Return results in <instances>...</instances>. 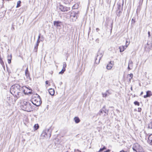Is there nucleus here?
<instances>
[{
    "mask_svg": "<svg viewBox=\"0 0 152 152\" xmlns=\"http://www.w3.org/2000/svg\"><path fill=\"white\" fill-rule=\"evenodd\" d=\"M26 88V86H21L18 84H15L13 85L10 88V92L17 99L18 98L19 96V94L21 91L24 94H27V92H25V88Z\"/></svg>",
    "mask_w": 152,
    "mask_h": 152,
    "instance_id": "1",
    "label": "nucleus"
},
{
    "mask_svg": "<svg viewBox=\"0 0 152 152\" xmlns=\"http://www.w3.org/2000/svg\"><path fill=\"white\" fill-rule=\"evenodd\" d=\"M31 105V104L29 102L24 101L21 105L20 107L23 110L28 112H30L32 110Z\"/></svg>",
    "mask_w": 152,
    "mask_h": 152,
    "instance_id": "2",
    "label": "nucleus"
},
{
    "mask_svg": "<svg viewBox=\"0 0 152 152\" xmlns=\"http://www.w3.org/2000/svg\"><path fill=\"white\" fill-rule=\"evenodd\" d=\"M132 149L136 152H145L142 148L137 143L133 145Z\"/></svg>",
    "mask_w": 152,
    "mask_h": 152,
    "instance_id": "3",
    "label": "nucleus"
},
{
    "mask_svg": "<svg viewBox=\"0 0 152 152\" xmlns=\"http://www.w3.org/2000/svg\"><path fill=\"white\" fill-rule=\"evenodd\" d=\"M37 97L38 98L37 99H33L31 101L32 103L37 107L39 106L42 102L40 97L38 95Z\"/></svg>",
    "mask_w": 152,
    "mask_h": 152,
    "instance_id": "4",
    "label": "nucleus"
},
{
    "mask_svg": "<svg viewBox=\"0 0 152 152\" xmlns=\"http://www.w3.org/2000/svg\"><path fill=\"white\" fill-rule=\"evenodd\" d=\"M77 14L76 12H72L71 14L70 18L72 20L73 22L75 21L77 18Z\"/></svg>",
    "mask_w": 152,
    "mask_h": 152,
    "instance_id": "5",
    "label": "nucleus"
},
{
    "mask_svg": "<svg viewBox=\"0 0 152 152\" xmlns=\"http://www.w3.org/2000/svg\"><path fill=\"white\" fill-rule=\"evenodd\" d=\"M102 56V53L99 52H98L96 58H95V63L96 64H98Z\"/></svg>",
    "mask_w": 152,
    "mask_h": 152,
    "instance_id": "6",
    "label": "nucleus"
},
{
    "mask_svg": "<svg viewBox=\"0 0 152 152\" xmlns=\"http://www.w3.org/2000/svg\"><path fill=\"white\" fill-rule=\"evenodd\" d=\"M59 9L62 12H67L70 10V7H66L63 6L62 5H60Z\"/></svg>",
    "mask_w": 152,
    "mask_h": 152,
    "instance_id": "7",
    "label": "nucleus"
},
{
    "mask_svg": "<svg viewBox=\"0 0 152 152\" xmlns=\"http://www.w3.org/2000/svg\"><path fill=\"white\" fill-rule=\"evenodd\" d=\"M147 45L148 46H145V49H147L148 51L151 50L152 46V41H148L147 43Z\"/></svg>",
    "mask_w": 152,
    "mask_h": 152,
    "instance_id": "8",
    "label": "nucleus"
},
{
    "mask_svg": "<svg viewBox=\"0 0 152 152\" xmlns=\"http://www.w3.org/2000/svg\"><path fill=\"white\" fill-rule=\"evenodd\" d=\"M24 89L25 90V92H26V91L27 92V94H25V95H28L29 94H32V90L29 87H27L26 86V88H25Z\"/></svg>",
    "mask_w": 152,
    "mask_h": 152,
    "instance_id": "9",
    "label": "nucleus"
},
{
    "mask_svg": "<svg viewBox=\"0 0 152 152\" xmlns=\"http://www.w3.org/2000/svg\"><path fill=\"white\" fill-rule=\"evenodd\" d=\"M114 65V61H110L109 63L107 65L106 68L107 69H110Z\"/></svg>",
    "mask_w": 152,
    "mask_h": 152,
    "instance_id": "10",
    "label": "nucleus"
},
{
    "mask_svg": "<svg viewBox=\"0 0 152 152\" xmlns=\"http://www.w3.org/2000/svg\"><path fill=\"white\" fill-rule=\"evenodd\" d=\"M46 132V136L47 137H50L51 136V130L50 128L49 129L45 130Z\"/></svg>",
    "mask_w": 152,
    "mask_h": 152,
    "instance_id": "11",
    "label": "nucleus"
},
{
    "mask_svg": "<svg viewBox=\"0 0 152 152\" xmlns=\"http://www.w3.org/2000/svg\"><path fill=\"white\" fill-rule=\"evenodd\" d=\"M61 23V22L59 21H55L53 22L54 26L56 27H60Z\"/></svg>",
    "mask_w": 152,
    "mask_h": 152,
    "instance_id": "12",
    "label": "nucleus"
},
{
    "mask_svg": "<svg viewBox=\"0 0 152 152\" xmlns=\"http://www.w3.org/2000/svg\"><path fill=\"white\" fill-rule=\"evenodd\" d=\"M25 75L28 80L29 79L30 80L31 79V78L30 77V74L28 70V68H27L26 70Z\"/></svg>",
    "mask_w": 152,
    "mask_h": 152,
    "instance_id": "13",
    "label": "nucleus"
},
{
    "mask_svg": "<svg viewBox=\"0 0 152 152\" xmlns=\"http://www.w3.org/2000/svg\"><path fill=\"white\" fill-rule=\"evenodd\" d=\"M40 42V40H37L36 45H35L34 49V52H37V51L38 46L39 45V44Z\"/></svg>",
    "mask_w": 152,
    "mask_h": 152,
    "instance_id": "14",
    "label": "nucleus"
},
{
    "mask_svg": "<svg viewBox=\"0 0 152 152\" xmlns=\"http://www.w3.org/2000/svg\"><path fill=\"white\" fill-rule=\"evenodd\" d=\"M111 92H110L109 90L106 91V92L104 93H102V96L103 97H106L108 95L110 94Z\"/></svg>",
    "mask_w": 152,
    "mask_h": 152,
    "instance_id": "15",
    "label": "nucleus"
},
{
    "mask_svg": "<svg viewBox=\"0 0 152 152\" xmlns=\"http://www.w3.org/2000/svg\"><path fill=\"white\" fill-rule=\"evenodd\" d=\"M148 142L150 145H152V134L149 135L148 140Z\"/></svg>",
    "mask_w": 152,
    "mask_h": 152,
    "instance_id": "16",
    "label": "nucleus"
},
{
    "mask_svg": "<svg viewBox=\"0 0 152 152\" xmlns=\"http://www.w3.org/2000/svg\"><path fill=\"white\" fill-rule=\"evenodd\" d=\"M49 94L51 96H53L54 94L55 91L54 89L52 88H50L48 90Z\"/></svg>",
    "mask_w": 152,
    "mask_h": 152,
    "instance_id": "17",
    "label": "nucleus"
},
{
    "mask_svg": "<svg viewBox=\"0 0 152 152\" xmlns=\"http://www.w3.org/2000/svg\"><path fill=\"white\" fill-rule=\"evenodd\" d=\"M123 5V4H122ZM123 5H121V4L119 3L117 4V10H122Z\"/></svg>",
    "mask_w": 152,
    "mask_h": 152,
    "instance_id": "18",
    "label": "nucleus"
},
{
    "mask_svg": "<svg viewBox=\"0 0 152 152\" xmlns=\"http://www.w3.org/2000/svg\"><path fill=\"white\" fill-rule=\"evenodd\" d=\"M74 120L75 123L76 124L78 123L80 121L79 118L78 117H75L74 118Z\"/></svg>",
    "mask_w": 152,
    "mask_h": 152,
    "instance_id": "19",
    "label": "nucleus"
},
{
    "mask_svg": "<svg viewBox=\"0 0 152 152\" xmlns=\"http://www.w3.org/2000/svg\"><path fill=\"white\" fill-rule=\"evenodd\" d=\"M133 74L132 73H131L130 74H128L127 75V77L129 78V82L130 83L131 81V80L132 78L133 77Z\"/></svg>",
    "mask_w": 152,
    "mask_h": 152,
    "instance_id": "20",
    "label": "nucleus"
},
{
    "mask_svg": "<svg viewBox=\"0 0 152 152\" xmlns=\"http://www.w3.org/2000/svg\"><path fill=\"white\" fill-rule=\"evenodd\" d=\"M122 10H116V14L117 16L120 17L121 15V14L122 13Z\"/></svg>",
    "mask_w": 152,
    "mask_h": 152,
    "instance_id": "21",
    "label": "nucleus"
},
{
    "mask_svg": "<svg viewBox=\"0 0 152 152\" xmlns=\"http://www.w3.org/2000/svg\"><path fill=\"white\" fill-rule=\"evenodd\" d=\"M102 109L103 110V112L106 114V115H107L108 113V110L105 109V106H104Z\"/></svg>",
    "mask_w": 152,
    "mask_h": 152,
    "instance_id": "22",
    "label": "nucleus"
},
{
    "mask_svg": "<svg viewBox=\"0 0 152 152\" xmlns=\"http://www.w3.org/2000/svg\"><path fill=\"white\" fill-rule=\"evenodd\" d=\"M46 133V132L45 131H43L41 134V136L45 137H47Z\"/></svg>",
    "mask_w": 152,
    "mask_h": 152,
    "instance_id": "23",
    "label": "nucleus"
},
{
    "mask_svg": "<svg viewBox=\"0 0 152 152\" xmlns=\"http://www.w3.org/2000/svg\"><path fill=\"white\" fill-rule=\"evenodd\" d=\"M34 127L35 130H37L39 128V126L38 124H35L34 125Z\"/></svg>",
    "mask_w": 152,
    "mask_h": 152,
    "instance_id": "24",
    "label": "nucleus"
},
{
    "mask_svg": "<svg viewBox=\"0 0 152 152\" xmlns=\"http://www.w3.org/2000/svg\"><path fill=\"white\" fill-rule=\"evenodd\" d=\"M146 93L148 95V96L150 97L152 95V94L151 93V91H146Z\"/></svg>",
    "mask_w": 152,
    "mask_h": 152,
    "instance_id": "25",
    "label": "nucleus"
},
{
    "mask_svg": "<svg viewBox=\"0 0 152 152\" xmlns=\"http://www.w3.org/2000/svg\"><path fill=\"white\" fill-rule=\"evenodd\" d=\"M21 3V1H18L17 3V5L16 6V7H18L20 6V4Z\"/></svg>",
    "mask_w": 152,
    "mask_h": 152,
    "instance_id": "26",
    "label": "nucleus"
},
{
    "mask_svg": "<svg viewBox=\"0 0 152 152\" xmlns=\"http://www.w3.org/2000/svg\"><path fill=\"white\" fill-rule=\"evenodd\" d=\"M148 127L150 129H152V121L148 124Z\"/></svg>",
    "mask_w": 152,
    "mask_h": 152,
    "instance_id": "27",
    "label": "nucleus"
},
{
    "mask_svg": "<svg viewBox=\"0 0 152 152\" xmlns=\"http://www.w3.org/2000/svg\"><path fill=\"white\" fill-rule=\"evenodd\" d=\"M106 149V148L105 147V146H104L102 148H101L99 151V152H102V151H103V150H105Z\"/></svg>",
    "mask_w": 152,
    "mask_h": 152,
    "instance_id": "28",
    "label": "nucleus"
},
{
    "mask_svg": "<svg viewBox=\"0 0 152 152\" xmlns=\"http://www.w3.org/2000/svg\"><path fill=\"white\" fill-rule=\"evenodd\" d=\"M119 48L121 52H122L124 50V49L123 48V47H120Z\"/></svg>",
    "mask_w": 152,
    "mask_h": 152,
    "instance_id": "29",
    "label": "nucleus"
},
{
    "mask_svg": "<svg viewBox=\"0 0 152 152\" xmlns=\"http://www.w3.org/2000/svg\"><path fill=\"white\" fill-rule=\"evenodd\" d=\"M65 69H64L63 68L61 71L59 72V74H62L65 71Z\"/></svg>",
    "mask_w": 152,
    "mask_h": 152,
    "instance_id": "30",
    "label": "nucleus"
},
{
    "mask_svg": "<svg viewBox=\"0 0 152 152\" xmlns=\"http://www.w3.org/2000/svg\"><path fill=\"white\" fill-rule=\"evenodd\" d=\"M133 62L132 60H130L129 62L128 65L130 66H132Z\"/></svg>",
    "mask_w": 152,
    "mask_h": 152,
    "instance_id": "31",
    "label": "nucleus"
},
{
    "mask_svg": "<svg viewBox=\"0 0 152 152\" xmlns=\"http://www.w3.org/2000/svg\"><path fill=\"white\" fill-rule=\"evenodd\" d=\"M134 104L136 105L139 106L140 103L137 101H135L134 102Z\"/></svg>",
    "mask_w": 152,
    "mask_h": 152,
    "instance_id": "32",
    "label": "nucleus"
},
{
    "mask_svg": "<svg viewBox=\"0 0 152 152\" xmlns=\"http://www.w3.org/2000/svg\"><path fill=\"white\" fill-rule=\"evenodd\" d=\"M131 21L132 24H134V23L135 22V19H134V18H132V19Z\"/></svg>",
    "mask_w": 152,
    "mask_h": 152,
    "instance_id": "33",
    "label": "nucleus"
},
{
    "mask_svg": "<svg viewBox=\"0 0 152 152\" xmlns=\"http://www.w3.org/2000/svg\"><path fill=\"white\" fill-rule=\"evenodd\" d=\"M103 112H104L103 111V110L102 109L100 110L99 112V115H101L102 114H103Z\"/></svg>",
    "mask_w": 152,
    "mask_h": 152,
    "instance_id": "34",
    "label": "nucleus"
},
{
    "mask_svg": "<svg viewBox=\"0 0 152 152\" xmlns=\"http://www.w3.org/2000/svg\"><path fill=\"white\" fill-rule=\"evenodd\" d=\"M66 63L65 62H64L63 68L64 69H65L66 67Z\"/></svg>",
    "mask_w": 152,
    "mask_h": 152,
    "instance_id": "35",
    "label": "nucleus"
},
{
    "mask_svg": "<svg viewBox=\"0 0 152 152\" xmlns=\"http://www.w3.org/2000/svg\"><path fill=\"white\" fill-rule=\"evenodd\" d=\"M44 40V37L43 36H41V38L40 39V41H43Z\"/></svg>",
    "mask_w": 152,
    "mask_h": 152,
    "instance_id": "36",
    "label": "nucleus"
},
{
    "mask_svg": "<svg viewBox=\"0 0 152 152\" xmlns=\"http://www.w3.org/2000/svg\"><path fill=\"white\" fill-rule=\"evenodd\" d=\"M8 59H12V55H8L7 56Z\"/></svg>",
    "mask_w": 152,
    "mask_h": 152,
    "instance_id": "37",
    "label": "nucleus"
},
{
    "mask_svg": "<svg viewBox=\"0 0 152 152\" xmlns=\"http://www.w3.org/2000/svg\"><path fill=\"white\" fill-rule=\"evenodd\" d=\"M129 44V42H128V41L126 40V46H125V47H127L128 46Z\"/></svg>",
    "mask_w": 152,
    "mask_h": 152,
    "instance_id": "38",
    "label": "nucleus"
},
{
    "mask_svg": "<svg viewBox=\"0 0 152 152\" xmlns=\"http://www.w3.org/2000/svg\"><path fill=\"white\" fill-rule=\"evenodd\" d=\"M137 110H138L137 111L138 112H141V111L142 110V109L141 108L139 107V108H138Z\"/></svg>",
    "mask_w": 152,
    "mask_h": 152,
    "instance_id": "39",
    "label": "nucleus"
},
{
    "mask_svg": "<svg viewBox=\"0 0 152 152\" xmlns=\"http://www.w3.org/2000/svg\"><path fill=\"white\" fill-rule=\"evenodd\" d=\"M8 62L9 64H10L11 63V59H7Z\"/></svg>",
    "mask_w": 152,
    "mask_h": 152,
    "instance_id": "40",
    "label": "nucleus"
},
{
    "mask_svg": "<svg viewBox=\"0 0 152 152\" xmlns=\"http://www.w3.org/2000/svg\"><path fill=\"white\" fill-rule=\"evenodd\" d=\"M143 97L144 98H146L148 97H149L148 96V95L146 94Z\"/></svg>",
    "mask_w": 152,
    "mask_h": 152,
    "instance_id": "41",
    "label": "nucleus"
},
{
    "mask_svg": "<svg viewBox=\"0 0 152 152\" xmlns=\"http://www.w3.org/2000/svg\"><path fill=\"white\" fill-rule=\"evenodd\" d=\"M40 38H41V34H39L38 36L37 40H40Z\"/></svg>",
    "mask_w": 152,
    "mask_h": 152,
    "instance_id": "42",
    "label": "nucleus"
},
{
    "mask_svg": "<svg viewBox=\"0 0 152 152\" xmlns=\"http://www.w3.org/2000/svg\"><path fill=\"white\" fill-rule=\"evenodd\" d=\"M148 37H150V36H151L150 31H148Z\"/></svg>",
    "mask_w": 152,
    "mask_h": 152,
    "instance_id": "43",
    "label": "nucleus"
},
{
    "mask_svg": "<svg viewBox=\"0 0 152 152\" xmlns=\"http://www.w3.org/2000/svg\"><path fill=\"white\" fill-rule=\"evenodd\" d=\"M113 23H112L111 24V28L110 30L111 32L112 31V28H113Z\"/></svg>",
    "mask_w": 152,
    "mask_h": 152,
    "instance_id": "44",
    "label": "nucleus"
},
{
    "mask_svg": "<svg viewBox=\"0 0 152 152\" xmlns=\"http://www.w3.org/2000/svg\"><path fill=\"white\" fill-rule=\"evenodd\" d=\"M129 66L128 65V69L129 70H131V69L130 68V67H129Z\"/></svg>",
    "mask_w": 152,
    "mask_h": 152,
    "instance_id": "45",
    "label": "nucleus"
},
{
    "mask_svg": "<svg viewBox=\"0 0 152 152\" xmlns=\"http://www.w3.org/2000/svg\"><path fill=\"white\" fill-rule=\"evenodd\" d=\"M14 29H15L14 27L13 26H12V28H11V30L12 31H13Z\"/></svg>",
    "mask_w": 152,
    "mask_h": 152,
    "instance_id": "46",
    "label": "nucleus"
},
{
    "mask_svg": "<svg viewBox=\"0 0 152 152\" xmlns=\"http://www.w3.org/2000/svg\"><path fill=\"white\" fill-rule=\"evenodd\" d=\"M110 151V150L109 149H108L107 151H105L104 152H109Z\"/></svg>",
    "mask_w": 152,
    "mask_h": 152,
    "instance_id": "47",
    "label": "nucleus"
},
{
    "mask_svg": "<svg viewBox=\"0 0 152 152\" xmlns=\"http://www.w3.org/2000/svg\"><path fill=\"white\" fill-rule=\"evenodd\" d=\"M49 83V82L47 80L45 81V83L46 84H48Z\"/></svg>",
    "mask_w": 152,
    "mask_h": 152,
    "instance_id": "48",
    "label": "nucleus"
},
{
    "mask_svg": "<svg viewBox=\"0 0 152 152\" xmlns=\"http://www.w3.org/2000/svg\"><path fill=\"white\" fill-rule=\"evenodd\" d=\"M125 46H126V45L122 47L124 49V50L126 49V48Z\"/></svg>",
    "mask_w": 152,
    "mask_h": 152,
    "instance_id": "49",
    "label": "nucleus"
},
{
    "mask_svg": "<svg viewBox=\"0 0 152 152\" xmlns=\"http://www.w3.org/2000/svg\"><path fill=\"white\" fill-rule=\"evenodd\" d=\"M120 152H127L126 151H125L124 150H122Z\"/></svg>",
    "mask_w": 152,
    "mask_h": 152,
    "instance_id": "50",
    "label": "nucleus"
},
{
    "mask_svg": "<svg viewBox=\"0 0 152 152\" xmlns=\"http://www.w3.org/2000/svg\"><path fill=\"white\" fill-rule=\"evenodd\" d=\"M99 30V29L98 28H96V30L97 31H98Z\"/></svg>",
    "mask_w": 152,
    "mask_h": 152,
    "instance_id": "51",
    "label": "nucleus"
},
{
    "mask_svg": "<svg viewBox=\"0 0 152 152\" xmlns=\"http://www.w3.org/2000/svg\"><path fill=\"white\" fill-rule=\"evenodd\" d=\"M72 9H75V6H73L72 7Z\"/></svg>",
    "mask_w": 152,
    "mask_h": 152,
    "instance_id": "52",
    "label": "nucleus"
},
{
    "mask_svg": "<svg viewBox=\"0 0 152 152\" xmlns=\"http://www.w3.org/2000/svg\"><path fill=\"white\" fill-rule=\"evenodd\" d=\"M143 94V92L142 91L141 92V93H140V95H142Z\"/></svg>",
    "mask_w": 152,
    "mask_h": 152,
    "instance_id": "53",
    "label": "nucleus"
},
{
    "mask_svg": "<svg viewBox=\"0 0 152 152\" xmlns=\"http://www.w3.org/2000/svg\"><path fill=\"white\" fill-rule=\"evenodd\" d=\"M130 89L132 91V86L131 88H130Z\"/></svg>",
    "mask_w": 152,
    "mask_h": 152,
    "instance_id": "54",
    "label": "nucleus"
},
{
    "mask_svg": "<svg viewBox=\"0 0 152 152\" xmlns=\"http://www.w3.org/2000/svg\"><path fill=\"white\" fill-rule=\"evenodd\" d=\"M90 31H89L88 32V36H89V33H90Z\"/></svg>",
    "mask_w": 152,
    "mask_h": 152,
    "instance_id": "55",
    "label": "nucleus"
},
{
    "mask_svg": "<svg viewBox=\"0 0 152 152\" xmlns=\"http://www.w3.org/2000/svg\"><path fill=\"white\" fill-rule=\"evenodd\" d=\"M134 110L135 111H137V109H135Z\"/></svg>",
    "mask_w": 152,
    "mask_h": 152,
    "instance_id": "56",
    "label": "nucleus"
},
{
    "mask_svg": "<svg viewBox=\"0 0 152 152\" xmlns=\"http://www.w3.org/2000/svg\"><path fill=\"white\" fill-rule=\"evenodd\" d=\"M106 115H105V114L104 115V116H106Z\"/></svg>",
    "mask_w": 152,
    "mask_h": 152,
    "instance_id": "57",
    "label": "nucleus"
},
{
    "mask_svg": "<svg viewBox=\"0 0 152 152\" xmlns=\"http://www.w3.org/2000/svg\"><path fill=\"white\" fill-rule=\"evenodd\" d=\"M90 28H89V30H90Z\"/></svg>",
    "mask_w": 152,
    "mask_h": 152,
    "instance_id": "58",
    "label": "nucleus"
},
{
    "mask_svg": "<svg viewBox=\"0 0 152 152\" xmlns=\"http://www.w3.org/2000/svg\"><path fill=\"white\" fill-rule=\"evenodd\" d=\"M61 84H62V82H61Z\"/></svg>",
    "mask_w": 152,
    "mask_h": 152,
    "instance_id": "59",
    "label": "nucleus"
},
{
    "mask_svg": "<svg viewBox=\"0 0 152 152\" xmlns=\"http://www.w3.org/2000/svg\"><path fill=\"white\" fill-rule=\"evenodd\" d=\"M66 152H68V151H66Z\"/></svg>",
    "mask_w": 152,
    "mask_h": 152,
    "instance_id": "60",
    "label": "nucleus"
}]
</instances>
